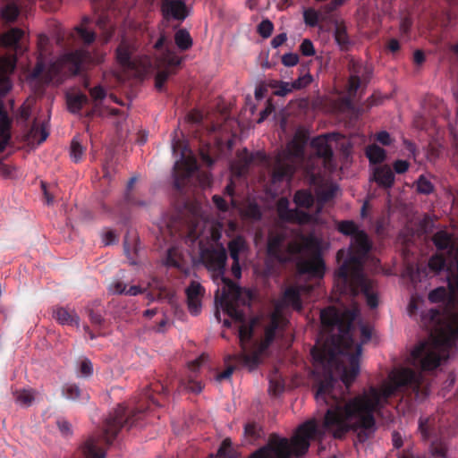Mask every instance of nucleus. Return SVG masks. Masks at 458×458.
<instances>
[{
    "instance_id": "1",
    "label": "nucleus",
    "mask_w": 458,
    "mask_h": 458,
    "mask_svg": "<svg viewBox=\"0 0 458 458\" xmlns=\"http://www.w3.org/2000/svg\"><path fill=\"white\" fill-rule=\"evenodd\" d=\"M358 310L339 312L328 307L320 312L323 332L311 350L314 377L318 384L315 399L318 405L327 406L322 428L314 420L301 424L289 441L272 436L266 446L256 451L250 458H290L308 451L310 440L331 434L342 437L349 431L365 442L376 431L375 414L388 403L397 389L403 386H418L420 374L408 368L393 369L378 386L364 388L360 394L344 401L349 387L360 372L362 344L371 338V330L360 327L362 339L352 338V322Z\"/></svg>"
},
{
    "instance_id": "2",
    "label": "nucleus",
    "mask_w": 458,
    "mask_h": 458,
    "mask_svg": "<svg viewBox=\"0 0 458 458\" xmlns=\"http://www.w3.org/2000/svg\"><path fill=\"white\" fill-rule=\"evenodd\" d=\"M439 250H447L449 264L439 256H433L428 267L434 271L447 269L449 302L445 313L430 310L421 315L424 325L430 329L428 339L418 343L411 351L406 361L416 369L431 370L449 357L450 350L458 344V242L454 232L438 231L433 238Z\"/></svg>"
},
{
    "instance_id": "3",
    "label": "nucleus",
    "mask_w": 458,
    "mask_h": 458,
    "mask_svg": "<svg viewBox=\"0 0 458 458\" xmlns=\"http://www.w3.org/2000/svg\"><path fill=\"white\" fill-rule=\"evenodd\" d=\"M222 225L214 220L198 218L191 226L186 237L187 242L197 243L206 267L216 274L223 285L219 300L223 312L235 322H243L244 309L249 307L253 298L250 290L243 289L224 276L227 254L223 244L219 243Z\"/></svg>"
},
{
    "instance_id": "4",
    "label": "nucleus",
    "mask_w": 458,
    "mask_h": 458,
    "mask_svg": "<svg viewBox=\"0 0 458 458\" xmlns=\"http://www.w3.org/2000/svg\"><path fill=\"white\" fill-rule=\"evenodd\" d=\"M307 290L304 286L287 288L283 297L275 303V310L271 314L253 319L249 326L242 324L239 327V339L242 352L228 356V360H234L237 364L249 370L255 369L260 362L261 353L286 327V309L292 307L300 311L301 297Z\"/></svg>"
},
{
    "instance_id": "5",
    "label": "nucleus",
    "mask_w": 458,
    "mask_h": 458,
    "mask_svg": "<svg viewBox=\"0 0 458 458\" xmlns=\"http://www.w3.org/2000/svg\"><path fill=\"white\" fill-rule=\"evenodd\" d=\"M338 230L352 237L348 250H340L337 259L343 264L335 274V287L340 293L356 295L359 292L364 293L367 304L375 309L378 305L377 296L374 293V283L367 279L362 272L364 259L371 249V242L366 233L360 230L352 221H343L338 225Z\"/></svg>"
},
{
    "instance_id": "6",
    "label": "nucleus",
    "mask_w": 458,
    "mask_h": 458,
    "mask_svg": "<svg viewBox=\"0 0 458 458\" xmlns=\"http://www.w3.org/2000/svg\"><path fill=\"white\" fill-rule=\"evenodd\" d=\"M321 250V242L318 238L304 236L299 231L288 227L272 232L267 242V252L271 258L280 262L296 259L299 274L315 278H322L325 274Z\"/></svg>"
},
{
    "instance_id": "7",
    "label": "nucleus",
    "mask_w": 458,
    "mask_h": 458,
    "mask_svg": "<svg viewBox=\"0 0 458 458\" xmlns=\"http://www.w3.org/2000/svg\"><path fill=\"white\" fill-rule=\"evenodd\" d=\"M47 43L48 38L45 35L38 37L39 55L38 63L33 72L28 77V81L31 85L36 81L58 84L64 76L75 75L87 65L98 64L104 60L103 54L92 55L84 49H79L64 55L46 65L43 56Z\"/></svg>"
},
{
    "instance_id": "8",
    "label": "nucleus",
    "mask_w": 458,
    "mask_h": 458,
    "mask_svg": "<svg viewBox=\"0 0 458 458\" xmlns=\"http://www.w3.org/2000/svg\"><path fill=\"white\" fill-rule=\"evenodd\" d=\"M306 141L305 134L297 132L287 144L286 148L275 157L272 163V178L269 188L272 195L290 190L293 173L298 167L303 165V149Z\"/></svg>"
},
{
    "instance_id": "9",
    "label": "nucleus",
    "mask_w": 458,
    "mask_h": 458,
    "mask_svg": "<svg viewBox=\"0 0 458 458\" xmlns=\"http://www.w3.org/2000/svg\"><path fill=\"white\" fill-rule=\"evenodd\" d=\"M339 187L335 183H322L315 189L317 196V209L315 214H309L298 208H290L289 200L281 198L276 203V210L279 217L286 222H295L299 225L319 224L321 222L319 214L326 202L336 196Z\"/></svg>"
},
{
    "instance_id": "10",
    "label": "nucleus",
    "mask_w": 458,
    "mask_h": 458,
    "mask_svg": "<svg viewBox=\"0 0 458 458\" xmlns=\"http://www.w3.org/2000/svg\"><path fill=\"white\" fill-rule=\"evenodd\" d=\"M16 60L13 56H0V152H2L11 138V119L4 107V98L12 89L10 75L14 70Z\"/></svg>"
},
{
    "instance_id": "11",
    "label": "nucleus",
    "mask_w": 458,
    "mask_h": 458,
    "mask_svg": "<svg viewBox=\"0 0 458 458\" xmlns=\"http://www.w3.org/2000/svg\"><path fill=\"white\" fill-rule=\"evenodd\" d=\"M340 138L337 133L321 135L312 140L311 147L315 149L316 155L310 158L305 170L307 174L311 175L310 183H316L315 170L313 164L323 165L325 170L332 171L335 165L333 164V143Z\"/></svg>"
},
{
    "instance_id": "12",
    "label": "nucleus",
    "mask_w": 458,
    "mask_h": 458,
    "mask_svg": "<svg viewBox=\"0 0 458 458\" xmlns=\"http://www.w3.org/2000/svg\"><path fill=\"white\" fill-rule=\"evenodd\" d=\"M196 169V159L185 149L181 155V159L176 161L174 166V186L180 189L181 179L191 176Z\"/></svg>"
},
{
    "instance_id": "13",
    "label": "nucleus",
    "mask_w": 458,
    "mask_h": 458,
    "mask_svg": "<svg viewBox=\"0 0 458 458\" xmlns=\"http://www.w3.org/2000/svg\"><path fill=\"white\" fill-rule=\"evenodd\" d=\"M370 68L362 63H353L351 68V75L348 82V95L352 97L356 94L358 89L364 82H367L370 77Z\"/></svg>"
},
{
    "instance_id": "14",
    "label": "nucleus",
    "mask_w": 458,
    "mask_h": 458,
    "mask_svg": "<svg viewBox=\"0 0 458 458\" xmlns=\"http://www.w3.org/2000/svg\"><path fill=\"white\" fill-rule=\"evenodd\" d=\"M90 97L94 102L93 112L104 116L107 114H115L116 110L108 109L102 106V102H114L121 104L117 98L114 95H106V90L101 86H96L89 90Z\"/></svg>"
},
{
    "instance_id": "15",
    "label": "nucleus",
    "mask_w": 458,
    "mask_h": 458,
    "mask_svg": "<svg viewBox=\"0 0 458 458\" xmlns=\"http://www.w3.org/2000/svg\"><path fill=\"white\" fill-rule=\"evenodd\" d=\"M181 64V58L174 52L170 50H166V52L163 55V57L158 60V65L166 66L165 69L157 72L156 76V88L157 89H162L165 82L169 77L171 72L170 67L177 66Z\"/></svg>"
},
{
    "instance_id": "16",
    "label": "nucleus",
    "mask_w": 458,
    "mask_h": 458,
    "mask_svg": "<svg viewBox=\"0 0 458 458\" xmlns=\"http://www.w3.org/2000/svg\"><path fill=\"white\" fill-rule=\"evenodd\" d=\"M204 289L198 282H192L186 289L187 302L190 312L198 315L201 310V298Z\"/></svg>"
},
{
    "instance_id": "17",
    "label": "nucleus",
    "mask_w": 458,
    "mask_h": 458,
    "mask_svg": "<svg viewBox=\"0 0 458 458\" xmlns=\"http://www.w3.org/2000/svg\"><path fill=\"white\" fill-rule=\"evenodd\" d=\"M162 12L165 18L184 20L187 17V10L182 0H163Z\"/></svg>"
},
{
    "instance_id": "18",
    "label": "nucleus",
    "mask_w": 458,
    "mask_h": 458,
    "mask_svg": "<svg viewBox=\"0 0 458 458\" xmlns=\"http://www.w3.org/2000/svg\"><path fill=\"white\" fill-rule=\"evenodd\" d=\"M53 317L61 325L75 326L76 327L80 326V318L74 310L55 307L53 310Z\"/></svg>"
},
{
    "instance_id": "19",
    "label": "nucleus",
    "mask_w": 458,
    "mask_h": 458,
    "mask_svg": "<svg viewBox=\"0 0 458 458\" xmlns=\"http://www.w3.org/2000/svg\"><path fill=\"white\" fill-rule=\"evenodd\" d=\"M373 178L379 186L385 188H391L394 182V174L387 165L375 168Z\"/></svg>"
},
{
    "instance_id": "20",
    "label": "nucleus",
    "mask_w": 458,
    "mask_h": 458,
    "mask_svg": "<svg viewBox=\"0 0 458 458\" xmlns=\"http://www.w3.org/2000/svg\"><path fill=\"white\" fill-rule=\"evenodd\" d=\"M124 412V408L123 406H119L117 414L114 418L111 419L107 421L106 428L105 431V439L106 442L110 443L111 439L117 434L118 429L123 425V415Z\"/></svg>"
},
{
    "instance_id": "21",
    "label": "nucleus",
    "mask_w": 458,
    "mask_h": 458,
    "mask_svg": "<svg viewBox=\"0 0 458 458\" xmlns=\"http://www.w3.org/2000/svg\"><path fill=\"white\" fill-rule=\"evenodd\" d=\"M49 131L47 124L38 125L35 123L28 134V141L31 145H39L47 139Z\"/></svg>"
},
{
    "instance_id": "22",
    "label": "nucleus",
    "mask_w": 458,
    "mask_h": 458,
    "mask_svg": "<svg viewBox=\"0 0 458 458\" xmlns=\"http://www.w3.org/2000/svg\"><path fill=\"white\" fill-rule=\"evenodd\" d=\"M99 437H90L84 444L82 449L86 458H105V453L98 446Z\"/></svg>"
},
{
    "instance_id": "23",
    "label": "nucleus",
    "mask_w": 458,
    "mask_h": 458,
    "mask_svg": "<svg viewBox=\"0 0 458 458\" xmlns=\"http://www.w3.org/2000/svg\"><path fill=\"white\" fill-rule=\"evenodd\" d=\"M88 102L86 95L81 93L68 94L66 103L68 110L73 114L79 113L81 107Z\"/></svg>"
},
{
    "instance_id": "24",
    "label": "nucleus",
    "mask_w": 458,
    "mask_h": 458,
    "mask_svg": "<svg viewBox=\"0 0 458 458\" xmlns=\"http://www.w3.org/2000/svg\"><path fill=\"white\" fill-rule=\"evenodd\" d=\"M23 30L13 28L3 34L0 38V42L4 47H14L17 50V43L23 37Z\"/></svg>"
},
{
    "instance_id": "25",
    "label": "nucleus",
    "mask_w": 458,
    "mask_h": 458,
    "mask_svg": "<svg viewBox=\"0 0 458 458\" xmlns=\"http://www.w3.org/2000/svg\"><path fill=\"white\" fill-rule=\"evenodd\" d=\"M228 249L232 259L237 261L247 250L246 242L242 236H238L228 243Z\"/></svg>"
},
{
    "instance_id": "26",
    "label": "nucleus",
    "mask_w": 458,
    "mask_h": 458,
    "mask_svg": "<svg viewBox=\"0 0 458 458\" xmlns=\"http://www.w3.org/2000/svg\"><path fill=\"white\" fill-rule=\"evenodd\" d=\"M65 398L72 401L87 402L89 398L87 393H82L75 384H67L63 390Z\"/></svg>"
},
{
    "instance_id": "27",
    "label": "nucleus",
    "mask_w": 458,
    "mask_h": 458,
    "mask_svg": "<svg viewBox=\"0 0 458 458\" xmlns=\"http://www.w3.org/2000/svg\"><path fill=\"white\" fill-rule=\"evenodd\" d=\"M293 201L298 208H309L314 203V197L310 191H297L293 196Z\"/></svg>"
},
{
    "instance_id": "28",
    "label": "nucleus",
    "mask_w": 458,
    "mask_h": 458,
    "mask_svg": "<svg viewBox=\"0 0 458 458\" xmlns=\"http://www.w3.org/2000/svg\"><path fill=\"white\" fill-rule=\"evenodd\" d=\"M116 58L118 63L125 67H133L134 64L131 61V52L129 47L125 43H122L116 50Z\"/></svg>"
},
{
    "instance_id": "29",
    "label": "nucleus",
    "mask_w": 458,
    "mask_h": 458,
    "mask_svg": "<svg viewBox=\"0 0 458 458\" xmlns=\"http://www.w3.org/2000/svg\"><path fill=\"white\" fill-rule=\"evenodd\" d=\"M174 41L179 49L185 51L191 47L192 39L186 30H179L174 35Z\"/></svg>"
},
{
    "instance_id": "30",
    "label": "nucleus",
    "mask_w": 458,
    "mask_h": 458,
    "mask_svg": "<svg viewBox=\"0 0 458 458\" xmlns=\"http://www.w3.org/2000/svg\"><path fill=\"white\" fill-rule=\"evenodd\" d=\"M366 155L370 163H381L386 158V151L377 145H370L366 149Z\"/></svg>"
},
{
    "instance_id": "31",
    "label": "nucleus",
    "mask_w": 458,
    "mask_h": 458,
    "mask_svg": "<svg viewBox=\"0 0 458 458\" xmlns=\"http://www.w3.org/2000/svg\"><path fill=\"white\" fill-rule=\"evenodd\" d=\"M242 218L259 220L261 217V212L258 205L248 203L239 209Z\"/></svg>"
},
{
    "instance_id": "32",
    "label": "nucleus",
    "mask_w": 458,
    "mask_h": 458,
    "mask_svg": "<svg viewBox=\"0 0 458 458\" xmlns=\"http://www.w3.org/2000/svg\"><path fill=\"white\" fill-rule=\"evenodd\" d=\"M184 259V253L176 247L167 250L165 265L170 267H180L181 260Z\"/></svg>"
},
{
    "instance_id": "33",
    "label": "nucleus",
    "mask_w": 458,
    "mask_h": 458,
    "mask_svg": "<svg viewBox=\"0 0 458 458\" xmlns=\"http://www.w3.org/2000/svg\"><path fill=\"white\" fill-rule=\"evenodd\" d=\"M84 148L82 147L79 138H74L71 144V157L74 162L81 160L84 155Z\"/></svg>"
},
{
    "instance_id": "34",
    "label": "nucleus",
    "mask_w": 458,
    "mask_h": 458,
    "mask_svg": "<svg viewBox=\"0 0 458 458\" xmlns=\"http://www.w3.org/2000/svg\"><path fill=\"white\" fill-rule=\"evenodd\" d=\"M15 400L19 405L28 407L34 401V394L30 390H22L17 393Z\"/></svg>"
},
{
    "instance_id": "35",
    "label": "nucleus",
    "mask_w": 458,
    "mask_h": 458,
    "mask_svg": "<svg viewBox=\"0 0 458 458\" xmlns=\"http://www.w3.org/2000/svg\"><path fill=\"white\" fill-rule=\"evenodd\" d=\"M261 435L260 428L257 424H247L244 428V437L247 442L252 443Z\"/></svg>"
},
{
    "instance_id": "36",
    "label": "nucleus",
    "mask_w": 458,
    "mask_h": 458,
    "mask_svg": "<svg viewBox=\"0 0 458 458\" xmlns=\"http://www.w3.org/2000/svg\"><path fill=\"white\" fill-rule=\"evenodd\" d=\"M216 458H233L232 442L225 438L219 447Z\"/></svg>"
},
{
    "instance_id": "37",
    "label": "nucleus",
    "mask_w": 458,
    "mask_h": 458,
    "mask_svg": "<svg viewBox=\"0 0 458 458\" xmlns=\"http://www.w3.org/2000/svg\"><path fill=\"white\" fill-rule=\"evenodd\" d=\"M433 184L424 175H420L417 181V190L423 194H429L433 191Z\"/></svg>"
},
{
    "instance_id": "38",
    "label": "nucleus",
    "mask_w": 458,
    "mask_h": 458,
    "mask_svg": "<svg viewBox=\"0 0 458 458\" xmlns=\"http://www.w3.org/2000/svg\"><path fill=\"white\" fill-rule=\"evenodd\" d=\"M447 297V292L445 287H437L428 294V300L433 303L444 301Z\"/></svg>"
},
{
    "instance_id": "39",
    "label": "nucleus",
    "mask_w": 458,
    "mask_h": 458,
    "mask_svg": "<svg viewBox=\"0 0 458 458\" xmlns=\"http://www.w3.org/2000/svg\"><path fill=\"white\" fill-rule=\"evenodd\" d=\"M273 30L274 25L267 19L263 20L258 26V32L264 38H269L273 32Z\"/></svg>"
},
{
    "instance_id": "40",
    "label": "nucleus",
    "mask_w": 458,
    "mask_h": 458,
    "mask_svg": "<svg viewBox=\"0 0 458 458\" xmlns=\"http://www.w3.org/2000/svg\"><path fill=\"white\" fill-rule=\"evenodd\" d=\"M19 10L15 4L7 5L1 12L2 18L7 21H14L17 18Z\"/></svg>"
},
{
    "instance_id": "41",
    "label": "nucleus",
    "mask_w": 458,
    "mask_h": 458,
    "mask_svg": "<svg viewBox=\"0 0 458 458\" xmlns=\"http://www.w3.org/2000/svg\"><path fill=\"white\" fill-rule=\"evenodd\" d=\"M405 275L408 276L412 283L421 282L422 276H426L425 270H420L419 267L414 269V267L409 266L406 269Z\"/></svg>"
},
{
    "instance_id": "42",
    "label": "nucleus",
    "mask_w": 458,
    "mask_h": 458,
    "mask_svg": "<svg viewBox=\"0 0 458 458\" xmlns=\"http://www.w3.org/2000/svg\"><path fill=\"white\" fill-rule=\"evenodd\" d=\"M304 21L307 25L314 27L318 24L319 14L313 9H308L303 13Z\"/></svg>"
},
{
    "instance_id": "43",
    "label": "nucleus",
    "mask_w": 458,
    "mask_h": 458,
    "mask_svg": "<svg viewBox=\"0 0 458 458\" xmlns=\"http://www.w3.org/2000/svg\"><path fill=\"white\" fill-rule=\"evenodd\" d=\"M335 38L337 44L341 47H344L348 44V38L344 28L337 26L335 31Z\"/></svg>"
},
{
    "instance_id": "44",
    "label": "nucleus",
    "mask_w": 458,
    "mask_h": 458,
    "mask_svg": "<svg viewBox=\"0 0 458 458\" xmlns=\"http://www.w3.org/2000/svg\"><path fill=\"white\" fill-rule=\"evenodd\" d=\"M430 452L434 458H445V447L442 443L433 442Z\"/></svg>"
},
{
    "instance_id": "45",
    "label": "nucleus",
    "mask_w": 458,
    "mask_h": 458,
    "mask_svg": "<svg viewBox=\"0 0 458 458\" xmlns=\"http://www.w3.org/2000/svg\"><path fill=\"white\" fill-rule=\"evenodd\" d=\"M301 54L305 56H312L315 55V48L313 43L310 39H303L300 46Z\"/></svg>"
},
{
    "instance_id": "46",
    "label": "nucleus",
    "mask_w": 458,
    "mask_h": 458,
    "mask_svg": "<svg viewBox=\"0 0 458 458\" xmlns=\"http://www.w3.org/2000/svg\"><path fill=\"white\" fill-rule=\"evenodd\" d=\"M299 62V55L295 53H287L282 56V63L284 66L293 67Z\"/></svg>"
},
{
    "instance_id": "47",
    "label": "nucleus",
    "mask_w": 458,
    "mask_h": 458,
    "mask_svg": "<svg viewBox=\"0 0 458 458\" xmlns=\"http://www.w3.org/2000/svg\"><path fill=\"white\" fill-rule=\"evenodd\" d=\"M57 426H58V428L63 436L69 437L72 435V425L66 420H64V419L59 420L57 421Z\"/></svg>"
},
{
    "instance_id": "48",
    "label": "nucleus",
    "mask_w": 458,
    "mask_h": 458,
    "mask_svg": "<svg viewBox=\"0 0 458 458\" xmlns=\"http://www.w3.org/2000/svg\"><path fill=\"white\" fill-rule=\"evenodd\" d=\"M312 81V77L310 74H305L302 77L298 78L296 81L293 82V87L294 89H301L310 84Z\"/></svg>"
},
{
    "instance_id": "49",
    "label": "nucleus",
    "mask_w": 458,
    "mask_h": 458,
    "mask_svg": "<svg viewBox=\"0 0 458 458\" xmlns=\"http://www.w3.org/2000/svg\"><path fill=\"white\" fill-rule=\"evenodd\" d=\"M118 241L117 235L112 230H107L102 234V242L105 245H110Z\"/></svg>"
},
{
    "instance_id": "50",
    "label": "nucleus",
    "mask_w": 458,
    "mask_h": 458,
    "mask_svg": "<svg viewBox=\"0 0 458 458\" xmlns=\"http://www.w3.org/2000/svg\"><path fill=\"white\" fill-rule=\"evenodd\" d=\"M80 372L83 377H89L93 373V366L89 360H84L81 361Z\"/></svg>"
},
{
    "instance_id": "51",
    "label": "nucleus",
    "mask_w": 458,
    "mask_h": 458,
    "mask_svg": "<svg viewBox=\"0 0 458 458\" xmlns=\"http://www.w3.org/2000/svg\"><path fill=\"white\" fill-rule=\"evenodd\" d=\"M77 30L85 43L89 44L94 41L95 34L92 31L83 29L81 27L78 28Z\"/></svg>"
},
{
    "instance_id": "52",
    "label": "nucleus",
    "mask_w": 458,
    "mask_h": 458,
    "mask_svg": "<svg viewBox=\"0 0 458 458\" xmlns=\"http://www.w3.org/2000/svg\"><path fill=\"white\" fill-rule=\"evenodd\" d=\"M127 287L120 281H114L109 285V291L112 293H124Z\"/></svg>"
},
{
    "instance_id": "53",
    "label": "nucleus",
    "mask_w": 458,
    "mask_h": 458,
    "mask_svg": "<svg viewBox=\"0 0 458 458\" xmlns=\"http://www.w3.org/2000/svg\"><path fill=\"white\" fill-rule=\"evenodd\" d=\"M428 418H420L419 421V430L421 435V437L423 439L428 438Z\"/></svg>"
},
{
    "instance_id": "54",
    "label": "nucleus",
    "mask_w": 458,
    "mask_h": 458,
    "mask_svg": "<svg viewBox=\"0 0 458 458\" xmlns=\"http://www.w3.org/2000/svg\"><path fill=\"white\" fill-rule=\"evenodd\" d=\"M394 168L397 174H403L408 170L409 163L404 160H397L394 164Z\"/></svg>"
},
{
    "instance_id": "55",
    "label": "nucleus",
    "mask_w": 458,
    "mask_h": 458,
    "mask_svg": "<svg viewBox=\"0 0 458 458\" xmlns=\"http://www.w3.org/2000/svg\"><path fill=\"white\" fill-rule=\"evenodd\" d=\"M287 39V35L286 33H280L278 35H276L271 41V46L274 47V48H277L278 47H280L281 45H283Z\"/></svg>"
},
{
    "instance_id": "56",
    "label": "nucleus",
    "mask_w": 458,
    "mask_h": 458,
    "mask_svg": "<svg viewBox=\"0 0 458 458\" xmlns=\"http://www.w3.org/2000/svg\"><path fill=\"white\" fill-rule=\"evenodd\" d=\"M422 301L419 298L412 297L408 307L409 314L411 316L415 315V311L419 310L420 304Z\"/></svg>"
},
{
    "instance_id": "57",
    "label": "nucleus",
    "mask_w": 458,
    "mask_h": 458,
    "mask_svg": "<svg viewBox=\"0 0 458 458\" xmlns=\"http://www.w3.org/2000/svg\"><path fill=\"white\" fill-rule=\"evenodd\" d=\"M233 372V367L228 366L222 373L216 376V380L221 382L224 379H229Z\"/></svg>"
},
{
    "instance_id": "58",
    "label": "nucleus",
    "mask_w": 458,
    "mask_h": 458,
    "mask_svg": "<svg viewBox=\"0 0 458 458\" xmlns=\"http://www.w3.org/2000/svg\"><path fill=\"white\" fill-rule=\"evenodd\" d=\"M294 89L293 87V83L290 84L288 82H282L280 85V89L276 92L278 96H285L289 92L292 91V89Z\"/></svg>"
},
{
    "instance_id": "59",
    "label": "nucleus",
    "mask_w": 458,
    "mask_h": 458,
    "mask_svg": "<svg viewBox=\"0 0 458 458\" xmlns=\"http://www.w3.org/2000/svg\"><path fill=\"white\" fill-rule=\"evenodd\" d=\"M213 201L219 210L225 211L227 209L226 202L221 196L214 195Z\"/></svg>"
},
{
    "instance_id": "60",
    "label": "nucleus",
    "mask_w": 458,
    "mask_h": 458,
    "mask_svg": "<svg viewBox=\"0 0 458 458\" xmlns=\"http://www.w3.org/2000/svg\"><path fill=\"white\" fill-rule=\"evenodd\" d=\"M377 140L383 145H390L391 143L390 134L385 131L377 133Z\"/></svg>"
},
{
    "instance_id": "61",
    "label": "nucleus",
    "mask_w": 458,
    "mask_h": 458,
    "mask_svg": "<svg viewBox=\"0 0 458 458\" xmlns=\"http://www.w3.org/2000/svg\"><path fill=\"white\" fill-rule=\"evenodd\" d=\"M202 118H203L202 114L199 111H197V110H194V111L191 112L187 115L188 121L191 122V123H199L202 120Z\"/></svg>"
},
{
    "instance_id": "62",
    "label": "nucleus",
    "mask_w": 458,
    "mask_h": 458,
    "mask_svg": "<svg viewBox=\"0 0 458 458\" xmlns=\"http://www.w3.org/2000/svg\"><path fill=\"white\" fill-rule=\"evenodd\" d=\"M185 388L188 391H191L193 393H200L202 390V386H201L200 383L196 382V381H191L189 383V385L187 386H185Z\"/></svg>"
},
{
    "instance_id": "63",
    "label": "nucleus",
    "mask_w": 458,
    "mask_h": 458,
    "mask_svg": "<svg viewBox=\"0 0 458 458\" xmlns=\"http://www.w3.org/2000/svg\"><path fill=\"white\" fill-rule=\"evenodd\" d=\"M232 274L236 278H240L241 277V276H242V268L240 267L239 260L233 261V263L232 265Z\"/></svg>"
},
{
    "instance_id": "64",
    "label": "nucleus",
    "mask_w": 458,
    "mask_h": 458,
    "mask_svg": "<svg viewBox=\"0 0 458 458\" xmlns=\"http://www.w3.org/2000/svg\"><path fill=\"white\" fill-rule=\"evenodd\" d=\"M425 60L424 53L420 50H416L413 54V61L416 64H421Z\"/></svg>"
}]
</instances>
